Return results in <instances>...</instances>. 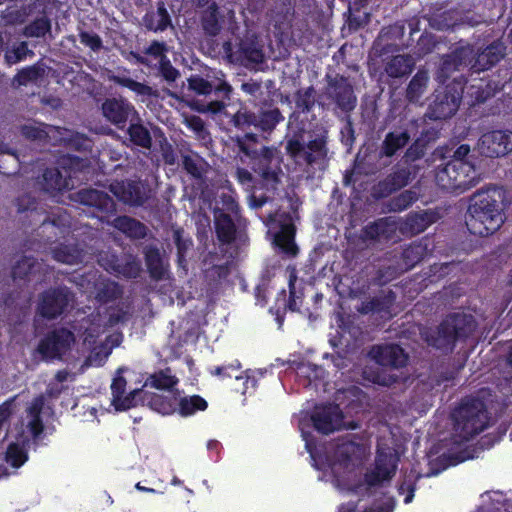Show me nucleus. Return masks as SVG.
<instances>
[{
    "label": "nucleus",
    "instance_id": "obj_1",
    "mask_svg": "<svg viewBox=\"0 0 512 512\" xmlns=\"http://www.w3.org/2000/svg\"><path fill=\"white\" fill-rule=\"evenodd\" d=\"M227 129L233 150L242 162L268 183H278L279 176L274 162V149L262 143L268 140L276 127L284 121L281 110L272 103H262L254 109L241 106L228 114Z\"/></svg>",
    "mask_w": 512,
    "mask_h": 512
},
{
    "label": "nucleus",
    "instance_id": "obj_2",
    "mask_svg": "<svg viewBox=\"0 0 512 512\" xmlns=\"http://www.w3.org/2000/svg\"><path fill=\"white\" fill-rule=\"evenodd\" d=\"M506 191L502 187H487L475 192L468 207L466 225L473 235L486 237L504 223Z\"/></svg>",
    "mask_w": 512,
    "mask_h": 512
},
{
    "label": "nucleus",
    "instance_id": "obj_3",
    "mask_svg": "<svg viewBox=\"0 0 512 512\" xmlns=\"http://www.w3.org/2000/svg\"><path fill=\"white\" fill-rule=\"evenodd\" d=\"M477 321L464 312L447 314L435 329H428L422 337L428 346L445 354L452 353L457 343L466 342L476 331Z\"/></svg>",
    "mask_w": 512,
    "mask_h": 512
},
{
    "label": "nucleus",
    "instance_id": "obj_4",
    "mask_svg": "<svg viewBox=\"0 0 512 512\" xmlns=\"http://www.w3.org/2000/svg\"><path fill=\"white\" fill-rule=\"evenodd\" d=\"M328 141V129L316 125L307 132L303 129L295 131L287 139L285 150L296 161L302 160L309 166L319 165L329 159Z\"/></svg>",
    "mask_w": 512,
    "mask_h": 512
},
{
    "label": "nucleus",
    "instance_id": "obj_5",
    "mask_svg": "<svg viewBox=\"0 0 512 512\" xmlns=\"http://www.w3.org/2000/svg\"><path fill=\"white\" fill-rule=\"evenodd\" d=\"M456 436L460 441H469L488 426L490 421L487 406L475 396L463 397L451 412Z\"/></svg>",
    "mask_w": 512,
    "mask_h": 512
},
{
    "label": "nucleus",
    "instance_id": "obj_6",
    "mask_svg": "<svg viewBox=\"0 0 512 512\" xmlns=\"http://www.w3.org/2000/svg\"><path fill=\"white\" fill-rule=\"evenodd\" d=\"M325 96L337 117H348L357 106V96L349 78L342 74L325 76Z\"/></svg>",
    "mask_w": 512,
    "mask_h": 512
},
{
    "label": "nucleus",
    "instance_id": "obj_7",
    "mask_svg": "<svg viewBox=\"0 0 512 512\" xmlns=\"http://www.w3.org/2000/svg\"><path fill=\"white\" fill-rule=\"evenodd\" d=\"M476 175L471 162L448 161L436 170L437 185L447 192L461 193L468 189Z\"/></svg>",
    "mask_w": 512,
    "mask_h": 512
},
{
    "label": "nucleus",
    "instance_id": "obj_8",
    "mask_svg": "<svg viewBox=\"0 0 512 512\" xmlns=\"http://www.w3.org/2000/svg\"><path fill=\"white\" fill-rule=\"evenodd\" d=\"M223 208L214 209V226L218 241L222 245L232 244L237 237V226L233 218L238 219L240 207L230 195L221 196Z\"/></svg>",
    "mask_w": 512,
    "mask_h": 512
},
{
    "label": "nucleus",
    "instance_id": "obj_9",
    "mask_svg": "<svg viewBox=\"0 0 512 512\" xmlns=\"http://www.w3.org/2000/svg\"><path fill=\"white\" fill-rule=\"evenodd\" d=\"M463 92L460 82L436 89L426 116L431 120H445L452 117L459 108Z\"/></svg>",
    "mask_w": 512,
    "mask_h": 512
},
{
    "label": "nucleus",
    "instance_id": "obj_10",
    "mask_svg": "<svg viewBox=\"0 0 512 512\" xmlns=\"http://www.w3.org/2000/svg\"><path fill=\"white\" fill-rule=\"evenodd\" d=\"M399 462L397 452L389 447H378L374 466L364 474V483L369 487H379L384 482H389L395 476Z\"/></svg>",
    "mask_w": 512,
    "mask_h": 512
},
{
    "label": "nucleus",
    "instance_id": "obj_11",
    "mask_svg": "<svg viewBox=\"0 0 512 512\" xmlns=\"http://www.w3.org/2000/svg\"><path fill=\"white\" fill-rule=\"evenodd\" d=\"M72 298L66 286L50 287L39 294L36 313L43 319L55 320L67 310Z\"/></svg>",
    "mask_w": 512,
    "mask_h": 512
},
{
    "label": "nucleus",
    "instance_id": "obj_12",
    "mask_svg": "<svg viewBox=\"0 0 512 512\" xmlns=\"http://www.w3.org/2000/svg\"><path fill=\"white\" fill-rule=\"evenodd\" d=\"M418 172L416 165H395L392 171L382 180L373 185L371 195L380 200L406 187Z\"/></svg>",
    "mask_w": 512,
    "mask_h": 512
},
{
    "label": "nucleus",
    "instance_id": "obj_13",
    "mask_svg": "<svg viewBox=\"0 0 512 512\" xmlns=\"http://www.w3.org/2000/svg\"><path fill=\"white\" fill-rule=\"evenodd\" d=\"M98 263L108 273L125 279H136L142 271L140 260L127 253L102 252L98 256Z\"/></svg>",
    "mask_w": 512,
    "mask_h": 512
},
{
    "label": "nucleus",
    "instance_id": "obj_14",
    "mask_svg": "<svg viewBox=\"0 0 512 512\" xmlns=\"http://www.w3.org/2000/svg\"><path fill=\"white\" fill-rule=\"evenodd\" d=\"M75 342L74 333L65 327L55 328L40 339L37 352L44 360L61 359Z\"/></svg>",
    "mask_w": 512,
    "mask_h": 512
},
{
    "label": "nucleus",
    "instance_id": "obj_15",
    "mask_svg": "<svg viewBox=\"0 0 512 512\" xmlns=\"http://www.w3.org/2000/svg\"><path fill=\"white\" fill-rule=\"evenodd\" d=\"M75 200L89 209L92 217L101 222H109L116 213V202L106 192L97 189H81L75 195Z\"/></svg>",
    "mask_w": 512,
    "mask_h": 512
},
{
    "label": "nucleus",
    "instance_id": "obj_16",
    "mask_svg": "<svg viewBox=\"0 0 512 512\" xmlns=\"http://www.w3.org/2000/svg\"><path fill=\"white\" fill-rule=\"evenodd\" d=\"M313 428L320 434L329 435L342 430L344 414L337 404L316 406L310 415Z\"/></svg>",
    "mask_w": 512,
    "mask_h": 512
},
{
    "label": "nucleus",
    "instance_id": "obj_17",
    "mask_svg": "<svg viewBox=\"0 0 512 512\" xmlns=\"http://www.w3.org/2000/svg\"><path fill=\"white\" fill-rule=\"evenodd\" d=\"M477 150L480 155L488 158L507 155L512 151V132L492 130L484 133L478 140Z\"/></svg>",
    "mask_w": 512,
    "mask_h": 512
},
{
    "label": "nucleus",
    "instance_id": "obj_18",
    "mask_svg": "<svg viewBox=\"0 0 512 512\" xmlns=\"http://www.w3.org/2000/svg\"><path fill=\"white\" fill-rule=\"evenodd\" d=\"M240 369L241 363L236 359L231 363L209 367L208 372L211 376L217 377L221 381L234 376L237 382L241 381L242 383L241 386H237L235 390L243 395L254 392L256 390L257 380L254 376L249 374V371L241 372L238 375L237 372H239Z\"/></svg>",
    "mask_w": 512,
    "mask_h": 512
},
{
    "label": "nucleus",
    "instance_id": "obj_19",
    "mask_svg": "<svg viewBox=\"0 0 512 512\" xmlns=\"http://www.w3.org/2000/svg\"><path fill=\"white\" fill-rule=\"evenodd\" d=\"M105 119L120 130L127 126V122L137 116L135 107L125 99L107 98L101 106Z\"/></svg>",
    "mask_w": 512,
    "mask_h": 512
},
{
    "label": "nucleus",
    "instance_id": "obj_20",
    "mask_svg": "<svg viewBox=\"0 0 512 512\" xmlns=\"http://www.w3.org/2000/svg\"><path fill=\"white\" fill-rule=\"evenodd\" d=\"M472 52L473 49L467 46L456 48L450 54L444 55L436 71V80L440 84H445L453 72L459 71L462 66L470 65Z\"/></svg>",
    "mask_w": 512,
    "mask_h": 512
},
{
    "label": "nucleus",
    "instance_id": "obj_21",
    "mask_svg": "<svg viewBox=\"0 0 512 512\" xmlns=\"http://www.w3.org/2000/svg\"><path fill=\"white\" fill-rule=\"evenodd\" d=\"M370 358L382 367L402 368L408 361V355L398 344L374 345L369 351Z\"/></svg>",
    "mask_w": 512,
    "mask_h": 512
},
{
    "label": "nucleus",
    "instance_id": "obj_22",
    "mask_svg": "<svg viewBox=\"0 0 512 512\" xmlns=\"http://www.w3.org/2000/svg\"><path fill=\"white\" fill-rule=\"evenodd\" d=\"M278 230L274 234V244L288 257L297 256L299 249L295 243L296 228L288 214L280 216Z\"/></svg>",
    "mask_w": 512,
    "mask_h": 512
},
{
    "label": "nucleus",
    "instance_id": "obj_23",
    "mask_svg": "<svg viewBox=\"0 0 512 512\" xmlns=\"http://www.w3.org/2000/svg\"><path fill=\"white\" fill-rule=\"evenodd\" d=\"M110 191L123 203L131 206H142L147 197L137 181H116L110 185Z\"/></svg>",
    "mask_w": 512,
    "mask_h": 512
},
{
    "label": "nucleus",
    "instance_id": "obj_24",
    "mask_svg": "<svg viewBox=\"0 0 512 512\" xmlns=\"http://www.w3.org/2000/svg\"><path fill=\"white\" fill-rule=\"evenodd\" d=\"M506 47L500 41H494L476 55L472 54L471 69L473 72H481L491 69L504 56Z\"/></svg>",
    "mask_w": 512,
    "mask_h": 512
},
{
    "label": "nucleus",
    "instance_id": "obj_25",
    "mask_svg": "<svg viewBox=\"0 0 512 512\" xmlns=\"http://www.w3.org/2000/svg\"><path fill=\"white\" fill-rule=\"evenodd\" d=\"M504 84L501 81L481 79L479 82L469 85L466 93L470 98V105L486 103L504 88Z\"/></svg>",
    "mask_w": 512,
    "mask_h": 512
},
{
    "label": "nucleus",
    "instance_id": "obj_26",
    "mask_svg": "<svg viewBox=\"0 0 512 512\" xmlns=\"http://www.w3.org/2000/svg\"><path fill=\"white\" fill-rule=\"evenodd\" d=\"M396 301V293L391 290H381L369 300L363 301L359 311L362 314H379L391 317V311Z\"/></svg>",
    "mask_w": 512,
    "mask_h": 512
},
{
    "label": "nucleus",
    "instance_id": "obj_27",
    "mask_svg": "<svg viewBox=\"0 0 512 512\" xmlns=\"http://www.w3.org/2000/svg\"><path fill=\"white\" fill-rule=\"evenodd\" d=\"M234 53L236 60L240 62L259 64L264 60V53L256 36L244 37L239 40ZM233 56V53H230Z\"/></svg>",
    "mask_w": 512,
    "mask_h": 512
},
{
    "label": "nucleus",
    "instance_id": "obj_28",
    "mask_svg": "<svg viewBox=\"0 0 512 512\" xmlns=\"http://www.w3.org/2000/svg\"><path fill=\"white\" fill-rule=\"evenodd\" d=\"M70 180L56 167L46 168L38 178L41 190L50 195H56L69 189Z\"/></svg>",
    "mask_w": 512,
    "mask_h": 512
},
{
    "label": "nucleus",
    "instance_id": "obj_29",
    "mask_svg": "<svg viewBox=\"0 0 512 512\" xmlns=\"http://www.w3.org/2000/svg\"><path fill=\"white\" fill-rule=\"evenodd\" d=\"M143 26L154 33L164 32L168 28H174L171 16L164 2L157 3L155 11H147L142 18Z\"/></svg>",
    "mask_w": 512,
    "mask_h": 512
},
{
    "label": "nucleus",
    "instance_id": "obj_30",
    "mask_svg": "<svg viewBox=\"0 0 512 512\" xmlns=\"http://www.w3.org/2000/svg\"><path fill=\"white\" fill-rule=\"evenodd\" d=\"M144 259L149 276L154 281H162L169 277V264L164 263L160 250L156 246H148L144 250Z\"/></svg>",
    "mask_w": 512,
    "mask_h": 512
},
{
    "label": "nucleus",
    "instance_id": "obj_31",
    "mask_svg": "<svg viewBox=\"0 0 512 512\" xmlns=\"http://www.w3.org/2000/svg\"><path fill=\"white\" fill-rule=\"evenodd\" d=\"M200 21L206 35L215 37L220 34L224 16L221 14L220 8L216 2H211V4L201 12Z\"/></svg>",
    "mask_w": 512,
    "mask_h": 512
},
{
    "label": "nucleus",
    "instance_id": "obj_32",
    "mask_svg": "<svg viewBox=\"0 0 512 512\" xmlns=\"http://www.w3.org/2000/svg\"><path fill=\"white\" fill-rule=\"evenodd\" d=\"M411 136L407 130L397 132L391 131L385 135L384 140L380 146V157L391 158L397 154L398 151L408 145Z\"/></svg>",
    "mask_w": 512,
    "mask_h": 512
},
{
    "label": "nucleus",
    "instance_id": "obj_33",
    "mask_svg": "<svg viewBox=\"0 0 512 512\" xmlns=\"http://www.w3.org/2000/svg\"><path fill=\"white\" fill-rule=\"evenodd\" d=\"M396 228L388 218H379L362 228L361 236L364 240L376 241L381 238L390 239Z\"/></svg>",
    "mask_w": 512,
    "mask_h": 512
},
{
    "label": "nucleus",
    "instance_id": "obj_34",
    "mask_svg": "<svg viewBox=\"0 0 512 512\" xmlns=\"http://www.w3.org/2000/svg\"><path fill=\"white\" fill-rule=\"evenodd\" d=\"M112 226L131 239H143L147 235V227L139 220L127 216H117L112 221Z\"/></svg>",
    "mask_w": 512,
    "mask_h": 512
},
{
    "label": "nucleus",
    "instance_id": "obj_35",
    "mask_svg": "<svg viewBox=\"0 0 512 512\" xmlns=\"http://www.w3.org/2000/svg\"><path fill=\"white\" fill-rule=\"evenodd\" d=\"M434 222V214L429 211L409 213L401 226L403 233L418 235Z\"/></svg>",
    "mask_w": 512,
    "mask_h": 512
},
{
    "label": "nucleus",
    "instance_id": "obj_36",
    "mask_svg": "<svg viewBox=\"0 0 512 512\" xmlns=\"http://www.w3.org/2000/svg\"><path fill=\"white\" fill-rule=\"evenodd\" d=\"M127 135L130 142L143 149H151L152 147V136L147 127H145L137 114L134 118H131L130 124L127 128Z\"/></svg>",
    "mask_w": 512,
    "mask_h": 512
},
{
    "label": "nucleus",
    "instance_id": "obj_37",
    "mask_svg": "<svg viewBox=\"0 0 512 512\" xmlns=\"http://www.w3.org/2000/svg\"><path fill=\"white\" fill-rule=\"evenodd\" d=\"M414 68V62L408 55L393 56L384 67L385 73L391 78H401L409 75Z\"/></svg>",
    "mask_w": 512,
    "mask_h": 512
},
{
    "label": "nucleus",
    "instance_id": "obj_38",
    "mask_svg": "<svg viewBox=\"0 0 512 512\" xmlns=\"http://www.w3.org/2000/svg\"><path fill=\"white\" fill-rule=\"evenodd\" d=\"M429 82L428 71L419 69L410 80L406 89V99L411 103L418 102L426 91Z\"/></svg>",
    "mask_w": 512,
    "mask_h": 512
},
{
    "label": "nucleus",
    "instance_id": "obj_39",
    "mask_svg": "<svg viewBox=\"0 0 512 512\" xmlns=\"http://www.w3.org/2000/svg\"><path fill=\"white\" fill-rule=\"evenodd\" d=\"M208 408V402L200 395L194 394L184 396L178 400L177 413L182 417H189L199 411H205Z\"/></svg>",
    "mask_w": 512,
    "mask_h": 512
},
{
    "label": "nucleus",
    "instance_id": "obj_40",
    "mask_svg": "<svg viewBox=\"0 0 512 512\" xmlns=\"http://www.w3.org/2000/svg\"><path fill=\"white\" fill-rule=\"evenodd\" d=\"M178 382V378L172 374L171 369L166 367L151 374L146 380V385L157 390H171Z\"/></svg>",
    "mask_w": 512,
    "mask_h": 512
},
{
    "label": "nucleus",
    "instance_id": "obj_41",
    "mask_svg": "<svg viewBox=\"0 0 512 512\" xmlns=\"http://www.w3.org/2000/svg\"><path fill=\"white\" fill-rule=\"evenodd\" d=\"M53 126L42 123L34 122L33 124H23L20 126V134L29 141L38 143H47L49 139V130Z\"/></svg>",
    "mask_w": 512,
    "mask_h": 512
},
{
    "label": "nucleus",
    "instance_id": "obj_42",
    "mask_svg": "<svg viewBox=\"0 0 512 512\" xmlns=\"http://www.w3.org/2000/svg\"><path fill=\"white\" fill-rule=\"evenodd\" d=\"M296 110L299 113H310L316 104V90L311 85L307 88L298 89L294 94Z\"/></svg>",
    "mask_w": 512,
    "mask_h": 512
},
{
    "label": "nucleus",
    "instance_id": "obj_43",
    "mask_svg": "<svg viewBox=\"0 0 512 512\" xmlns=\"http://www.w3.org/2000/svg\"><path fill=\"white\" fill-rule=\"evenodd\" d=\"M426 255V247L421 243L412 242L407 245L402 253L401 259L406 270L414 268Z\"/></svg>",
    "mask_w": 512,
    "mask_h": 512
},
{
    "label": "nucleus",
    "instance_id": "obj_44",
    "mask_svg": "<svg viewBox=\"0 0 512 512\" xmlns=\"http://www.w3.org/2000/svg\"><path fill=\"white\" fill-rule=\"evenodd\" d=\"M122 294L123 289L117 282L106 280L98 285L96 299L103 304H107L119 299Z\"/></svg>",
    "mask_w": 512,
    "mask_h": 512
},
{
    "label": "nucleus",
    "instance_id": "obj_45",
    "mask_svg": "<svg viewBox=\"0 0 512 512\" xmlns=\"http://www.w3.org/2000/svg\"><path fill=\"white\" fill-rule=\"evenodd\" d=\"M38 261L33 256L21 257L12 267L11 274L14 280H29L35 272Z\"/></svg>",
    "mask_w": 512,
    "mask_h": 512
},
{
    "label": "nucleus",
    "instance_id": "obj_46",
    "mask_svg": "<svg viewBox=\"0 0 512 512\" xmlns=\"http://www.w3.org/2000/svg\"><path fill=\"white\" fill-rule=\"evenodd\" d=\"M359 450V444L353 441H343L336 446L334 459L339 465L348 467L353 462V458Z\"/></svg>",
    "mask_w": 512,
    "mask_h": 512
},
{
    "label": "nucleus",
    "instance_id": "obj_47",
    "mask_svg": "<svg viewBox=\"0 0 512 512\" xmlns=\"http://www.w3.org/2000/svg\"><path fill=\"white\" fill-rule=\"evenodd\" d=\"M417 200V192L411 189L404 190L388 201L387 208L390 212H402L412 206Z\"/></svg>",
    "mask_w": 512,
    "mask_h": 512
},
{
    "label": "nucleus",
    "instance_id": "obj_48",
    "mask_svg": "<svg viewBox=\"0 0 512 512\" xmlns=\"http://www.w3.org/2000/svg\"><path fill=\"white\" fill-rule=\"evenodd\" d=\"M422 478V474L417 472L415 469H411L404 475L402 482L398 486V493L404 494V503L409 504L414 499V494L417 489V482Z\"/></svg>",
    "mask_w": 512,
    "mask_h": 512
},
{
    "label": "nucleus",
    "instance_id": "obj_49",
    "mask_svg": "<svg viewBox=\"0 0 512 512\" xmlns=\"http://www.w3.org/2000/svg\"><path fill=\"white\" fill-rule=\"evenodd\" d=\"M114 82L121 87H125L136 95L154 97L157 95L156 91L145 83L138 82L127 76H115Z\"/></svg>",
    "mask_w": 512,
    "mask_h": 512
},
{
    "label": "nucleus",
    "instance_id": "obj_50",
    "mask_svg": "<svg viewBox=\"0 0 512 512\" xmlns=\"http://www.w3.org/2000/svg\"><path fill=\"white\" fill-rule=\"evenodd\" d=\"M114 82L121 87H125L136 95L154 97L157 95L156 91L145 83L138 82L127 76H115Z\"/></svg>",
    "mask_w": 512,
    "mask_h": 512
},
{
    "label": "nucleus",
    "instance_id": "obj_51",
    "mask_svg": "<svg viewBox=\"0 0 512 512\" xmlns=\"http://www.w3.org/2000/svg\"><path fill=\"white\" fill-rule=\"evenodd\" d=\"M45 70L39 64H34L22 68L13 78V83L18 86H26L29 83L36 82L44 76Z\"/></svg>",
    "mask_w": 512,
    "mask_h": 512
},
{
    "label": "nucleus",
    "instance_id": "obj_52",
    "mask_svg": "<svg viewBox=\"0 0 512 512\" xmlns=\"http://www.w3.org/2000/svg\"><path fill=\"white\" fill-rule=\"evenodd\" d=\"M149 403L153 410L162 415L174 414L178 409V401L176 397L154 394Z\"/></svg>",
    "mask_w": 512,
    "mask_h": 512
},
{
    "label": "nucleus",
    "instance_id": "obj_53",
    "mask_svg": "<svg viewBox=\"0 0 512 512\" xmlns=\"http://www.w3.org/2000/svg\"><path fill=\"white\" fill-rule=\"evenodd\" d=\"M52 256L56 261L69 265L77 264L81 258L80 251L76 247L64 244L56 246L52 250Z\"/></svg>",
    "mask_w": 512,
    "mask_h": 512
},
{
    "label": "nucleus",
    "instance_id": "obj_54",
    "mask_svg": "<svg viewBox=\"0 0 512 512\" xmlns=\"http://www.w3.org/2000/svg\"><path fill=\"white\" fill-rule=\"evenodd\" d=\"M198 159H194L190 155H183L182 166L183 169L194 179L201 180L204 177L205 169L203 167L206 164L205 160L197 155Z\"/></svg>",
    "mask_w": 512,
    "mask_h": 512
},
{
    "label": "nucleus",
    "instance_id": "obj_55",
    "mask_svg": "<svg viewBox=\"0 0 512 512\" xmlns=\"http://www.w3.org/2000/svg\"><path fill=\"white\" fill-rule=\"evenodd\" d=\"M51 30V21L47 16L34 19L25 27V35L28 37H44Z\"/></svg>",
    "mask_w": 512,
    "mask_h": 512
},
{
    "label": "nucleus",
    "instance_id": "obj_56",
    "mask_svg": "<svg viewBox=\"0 0 512 512\" xmlns=\"http://www.w3.org/2000/svg\"><path fill=\"white\" fill-rule=\"evenodd\" d=\"M28 459L26 451L17 443H11L5 453V461L13 468L21 467Z\"/></svg>",
    "mask_w": 512,
    "mask_h": 512
},
{
    "label": "nucleus",
    "instance_id": "obj_57",
    "mask_svg": "<svg viewBox=\"0 0 512 512\" xmlns=\"http://www.w3.org/2000/svg\"><path fill=\"white\" fill-rule=\"evenodd\" d=\"M27 55H34V53L28 48L27 42L22 41L12 49H8L4 54V59L8 65H13L24 60Z\"/></svg>",
    "mask_w": 512,
    "mask_h": 512
},
{
    "label": "nucleus",
    "instance_id": "obj_58",
    "mask_svg": "<svg viewBox=\"0 0 512 512\" xmlns=\"http://www.w3.org/2000/svg\"><path fill=\"white\" fill-rule=\"evenodd\" d=\"M425 153V142L422 139L418 138L405 151L403 161L406 165H411L412 162H415L423 158Z\"/></svg>",
    "mask_w": 512,
    "mask_h": 512
},
{
    "label": "nucleus",
    "instance_id": "obj_59",
    "mask_svg": "<svg viewBox=\"0 0 512 512\" xmlns=\"http://www.w3.org/2000/svg\"><path fill=\"white\" fill-rule=\"evenodd\" d=\"M188 87L198 95H209L213 91V85L200 75H191L188 79Z\"/></svg>",
    "mask_w": 512,
    "mask_h": 512
},
{
    "label": "nucleus",
    "instance_id": "obj_60",
    "mask_svg": "<svg viewBox=\"0 0 512 512\" xmlns=\"http://www.w3.org/2000/svg\"><path fill=\"white\" fill-rule=\"evenodd\" d=\"M159 75L168 83L175 82L180 77V72L175 68L168 57L159 60Z\"/></svg>",
    "mask_w": 512,
    "mask_h": 512
},
{
    "label": "nucleus",
    "instance_id": "obj_61",
    "mask_svg": "<svg viewBox=\"0 0 512 512\" xmlns=\"http://www.w3.org/2000/svg\"><path fill=\"white\" fill-rule=\"evenodd\" d=\"M14 205L18 214L26 212L33 213L37 209V200L29 193H24L16 197Z\"/></svg>",
    "mask_w": 512,
    "mask_h": 512
},
{
    "label": "nucleus",
    "instance_id": "obj_62",
    "mask_svg": "<svg viewBox=\"0 0 512 512\" xmlns=\"http://www.w3.org/2000/svg\"><path fill=\"white\" fill-rule=\"evenodd\" d=\"M78 35L80 42L93 52H99L103 48V41L97 33L81 30Z\"/></svg>",
    "mask_w": 512,
    "mask_h": 512
},
{
    "label": "nucleus",
    "instance_id": "obj_63",
    "mask_svg": "<svg viewBox=\"0 0 512 512\" xmlns=\"http://www.w3.org/2000/svg\"><path fill=\"white\" fill-rule=\"evenodd\" d=\"M69 216L66 213L52 214L51 216L46 217L42 223L41 228L44 229L47 225H51L60 230L61 233L65 231L66 228L69 227Z\"/></svg>",
    "mask_w": 512,
    "mask_h": 512
},
{
    "label": "nucleus",
    "instance_id": "obj_64",
    "mask_svg": "<svg viewBox=\"0 0 512 512\" xmlns=\"http://www.w3.org/2000/svg\"><path fill=\"white\" fill-rule=\"evenodd\" d=\"M299 373L306 377L310 382L319 380L323 377L324 370L321 366L307 362L298 366Z\"/></svg>",
    "mask_w": 512,
    "mask_h": 512
}]
</instances>
